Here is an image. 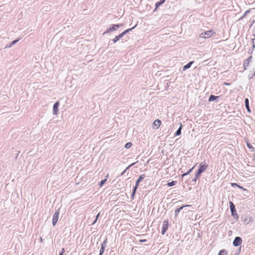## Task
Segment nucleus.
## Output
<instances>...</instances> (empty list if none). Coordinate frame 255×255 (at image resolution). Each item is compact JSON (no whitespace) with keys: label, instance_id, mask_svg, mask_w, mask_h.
<instances>
[{"label":"nucleus","instance_id":"40","mask_svg":"<svg viewBox=\"0 0 255 255\" xmlns=\"http://www.w3.org/2000/svg\"><path fill=\"white\" fill-rule=\"evenodd\" d=\"M197 179H198V178H196V177H195L192 179V182H196V181H197Z\"/></svg>","mask_w":255,"mask_h":255},{"label":"nucleus","instance_id":"24","mask_svg":"<svg viewBox=\"0 0 255 255\" xmlns=\"http://www.w3.org/2000/svg\"><path fill=\"white\" fill-rule=\"evenodd\" d=\"M227 252L226 250H221L218 255H227Z\"/></svg>","mask_w":255,"mask_h":255},{"label":"nucleus","instance_id":"20","mask_svg":"<svg viewBox=\"0 0 255 255\" xmlns=\"http://www.w3.org/2000/svg\"><path fill=\"white\" fill-rule=\"evenodd\" d=\"M181 129H182V125L180 124V126L178 128V129L176 130L175 133H174V136H178L181 134Z\"/></svg>","mask_w":255,"mask_h":255},{"label":"nucleus","instance_id":"37","mask_svg":"<svg viewBox=\"0 0 255 255\" xmlns=\"http://www.w3.org/2000/svg\"><path fill=\"white\" fill-rule=\"evenodd\" d=\"M187 175H188V174L186 172H185V173H183V174L181 175V177L183 178V177H184V176H186Z\"/></svg>","mask_w":255,"mask_h":255},{"label":"nucleus","instance_id":"2","mask_svg":"<svg viewBox=\"0 0 255 255\" xmlns=\"http://www.w3.org/2000/svg\"><path fill=\"white\" fill-rule=\"evenodd\" d=\"M230 209L231 212V215L233 217V218L236 220L237 221L239 219V216L237 214L236 207L234 203L232 201H230Z\"/></svg>","mask_w":255,"mask_h":255},{"label":"nucleus","instance_id":"19","mask_svg":"<svg viewBox=\"0 0 255 255\" xmlns=\"http://www.w3.org/2000/svg\"><path fill=\"white\" fill-rule=\"evenodd\" d=\"M165 0H160L159 1L156 2L155 3V10L161 4H163L165 2Z\"/></svg>","mask_w":255,"mask_h":255},{"label":"nucleus","instance_id":"42","mask_svg":"<svg viewBox=\"0 0 255 255\" xmlns=\"http://www.w3.org/2000/svg\"><path fill=\"white\" fill-rule=\"evenodd\" d=\"M97 221V220L95 219L94 222L92 223V225H93L94 224H95L96 222Z\"/></svg>","mask_w":255,"mask_h":255},{"label":"nucleus","instance_id":"10","mask_svg":"<svg viewBox=\"0 0 255 255\" xmlns=\"http://www.w3.org/2000/svg\"><path fill=\"white\" fill-rule=\"evenodd\" d=\"M245 107H246V109L247 110V112L249 113H251V110L250 109V108L249 100L248 98H246L245 100Z\"/></svg>","mask_w":255,"mask_h":255},{"label":"nucleus","instance_id":"32","mask_svg":"<svg viewBox=\"0 0 255 255\" xmlns=\"http://www.w3.org/2000/svg\"><path fill=\"white\" fill-rule=\"evenodd\" d=\"M247 147L249 148V149H253L254 148V147L249 143H247Z\"/></svg>","mask_w":255,"mask_h":255},{"label":"nucleus","instance_id":"43","mask_svg":"<svg viewBox=\"0 0 255 255\" xmlns=\"http://www.w3.org/2000/svg\"><path fill=\"white\" fill-rule=\"evenodd\" d=\"M197 172H198V173H200V174H202V173H203L202 172H201V171L200 170H199V169H198V170H197Z\"/></svg>","mask_w":255,"mask_h":255},{"label":"nucleus","instance_id":"12","mask_svg":"<svg viewBox=\"0 0 255 255\" xmlns=\"http://www.w3.org/2000/svg\"><path fill=\"white\" fill-rule=\"evenodd\" d=\"M208 167V165L203 164L202 163H200L198 169L201 172H203Z\"/></svg>","mask_w":255,"mask_h":255},{"label":"nucleus","instance_id":"28","mask_svg":"<svg viewBox=\"0 0 255 255\" xmlns=\"http://www.w3.org/2000/svg\"><path fill=\"white\" fill-rule=\"evenodd\" d=\"M254 76H255V70L252 74H249L248 77L249 79H252Z\"/></svg>","mask_w":255,"mask_h":255},{"label":"nucleus","instance_id":"33","mask_svg":"<svg viewBox=\"0 0 255 255\" xmlns=\"http://www.w3.org/2000/svg\"><path fill=\"white\" fill-rule=\"evenodd\" d=\"M64 252H65V249H64V248H62L61 250V252L59 253V255H63Z\"/></svg>","mask_w":255,"mask_h":255},{"label":"nucleus","instance_id":"29","mask_svg":"<svg viewBox=\"0 0 255 255\" xmlns=\"http://www.w3.org/2000/svg\"><path fill=\"white\" fill-rule=\"evenodd\" d=\"M110 31H112V30H111V28H110V27H109V28H108L107 29V30H106V31H105V32H104L103 33V35H105V34H106V33H108L110 32Z\"/></svg>","mask_w":255,"mask_h":255},{"label":"nucleus","instance_id":"31","mask_svg":"<svg viewBox=\"0 0 255 255\" xmlns=\"http://www.w3.org/2000/svg\"><path fill=\"white\" fill-rule=\"evenodd\" d=\"M105 249L101 248L100 252H99V255H103Z\"/></svg>","mask_w":255,"mask_h":255},{"label":"nucleus","instance_id":"30","mask_svg":"<svg viewBox=\"0 0 255 255\" xmlns=\"http://www.w3.org/2000/svg\"><path fill=\"white\" fill-rule=\"evenodd\" d=\"M135 163H136V162H134V163H132L130 164L125 170L127 171V170H128L131 166H133Z\"/></svg>","mask_w":255,"mask_h":255},{"label":"nucleus","instance_id":"23","mask_svg":"<svg viewBox=\"0 0 255 255\" xmlns=\"http://www.w3.org/2000/svg\"><path fill=\"white\" fill-rule=\"evenodd\" d=\"M176 183H177L176 181H172L171 182H168L167 183V185L168 187H171V186H173L175 185Z\"/></svg>","mask_w":255,"mask_h":255},{"label":"nucleus","instance_id":"45","mask_svg":"<svg viewBox=\"0 0 255 255\" xmlns=\"http://www.w3.org/2000/svg\"><path fill=\"white\" fill-rule=\"evenodd\" d=\"M241 247H240L239 251H240Z\"/></svg>","mask_w":255,"mask_h":255},{"label":"nucleus","instance_id":"1","mask_svg":"<svg viewBox=\"0 0 255 255\" xmlns=\"http://www.w3.org/2000/svg\"><path fill=\"white\" fill-rule=\"evenodd\" d=\"M145 177V175L144 174H141L140 175L137 180L136 181L135 185L133 188L132 189V193L131 194V199H133V197L135 195V194L136 193V190L138 187L139 183L140 181H141Z\"/></svg>","mask_w":255,"mask_h":255},{"label":"nucleus","instance_id":"17","mask_svg":"<svg viewBox=\"0 0 255 255\" xmlns=\"http://www.w3.org/2000/svg\"><path fill=\"white\" fill-rule=\"evenodd\" d=\"M219 98V96H215L213 95H211L209 98L208 101L209 102H212V101L217 100Z\"/></svg>","mask_w":255,"mask_h":255},{"label":"nucleus","instance_id":"13","mask_svg":"<svg viewBox=\"0 0 255 255\" xmlns=\"http://www.w3.org/2000/svg\"><path fill=\"white\" fill-rule=\"evenodd\" d=\"M123 24H113L110 27L112 31L116 30L118 28L121 27L123 26Z\"/></svg>","mask_w":255,"mask_h":255},{"label":"nucleus","instance_id":"15","mask_svg":"<svg viewBox=\"0 0 255 255\" xmlns=\"http://www.w3.org/2000/svg\"><path fill=\"white\" fill-rule=\"evenodd\" d=\"M124 36V35L122 34V33H121V34H120L119 35H118V36H116V37L113 39L112 41L114 42V43H116L118 40H120V38H121L122 37H123Z\"/></svg>","mask_w":255,"mask_h":255},{"label":"nucleus","instance_id":"46","mask_svg":"<svg viewBox=\"0 0 255 255\" xmlns=\"http://www.w3.org/2000/svg\"><path fill=\"white\" fill-rule=\"evenodd\" d=\"M254 36H255V34L254 35Z\"/></svg>","mask_w":255,"mask_h":255},{"label":"nucleus","instance_id":"5","mask_svg":"<svg viewBox=\"0 0 255 255\" xmlns=\"http://www.w3.org/2000/svg\"><path fill=\"white\" fill-rule=\"evenodd\" d=\"M242 241V239L240 237H236L233 241V246L236 247H238L241 245Z\"/></svg>","mask_w":255,"mask_h":255},{"label":"nucleus","instance_id":"21","mask_svg":"<svg viewBox=\"0 0 255 255\" xmlns=\"http://www.w3.org/2000/svg\"><path fill=\"white\" fill-rule=\"evenodd\" d=\"M231 185L233 187L236 186L239 188L243 190L244 191H247V189L244 188L243 187L241 186V185H239L236 183H233L231 184Z\"/></svg>","mask_w":255,"mask_h":255},{"label":"nucleus","instance_id":"26","mask_svg":"<svg viewBox=\"0 0 255 255\" xmlns=\"http://www.w3.org/2000/svg\"><path fill=\"white\" fill-rule=\"evenodd\" d=\"M132 145V143L130 142H127L125 145V147L126 148H129Z\"/></svg>","mask_w":255,"mask_h":255},{"label":"nucleus","instance_id":"11","mask_svg":"<svg viewBox=\"0 0 255 255\" xmlns=\"http://www.w3.org/2000/svg\"><path fill=\"white\" fill-rule=\"evenodd\" d=\"M161 122L160 120L157 119L154 121L153 123V128H158L161 125Z\"/></svg>","mask_w":255,"mask_h":255},{"label":"nucleus","instance_id":"6","mask_svg":"<svg viewBox=\"0 0 255 255\" xmlns=\"http://www.w3.org/2000/svg\"><path fill=\"white\" fill-rule=\"evenodd\" d=\"M168 221H164L163 223L162 227V230H161V234L162 235H164L165 233L166 232V231L168 229Z\"/></svg>","mask_w":255,"mask_h":255},{"label":"nucleus","instance_id":"16","mask_svg":"<svg viewBox=\"0 0 255 255\" xmlns=\"http://www.w3.org/2000/svg\"><path fill=\"white\" fill-rule=\"evenodd\" d=\"M19 40V39H15L12 41H11L9 44H7L5 48H10L15 44H16L18 41Z\"/></svg>","mask_w":255,"mask_h":255},{"label":"nucleus","instance_id":"14","mask_svg":"<svg viewBox=\"0 0 255 255\" xmlns=\"http://www.w3.org/2000/svg\"><path fill=\"white\" fill-rule=\"evenodd\" d=\"M193 63L194 61H190L189 63H188L187 64H186L183 67V70L185 71L190 68Z\"/></svg>","mask_w":255,"mask_h":255},{"label":"nucleus","instance_id":"36","mask_svg":"<svg viewBox=\"0 0 255 255\" xmlns=\"http://www.w3.org/2000/svg\"><path fill=\"white\" fill-rule=\"evenodd\" d=\"M194 166L193 167H192L191 168H190L189 170H188L187 171V172L188 173V174H189L192 171V170L193 169V168H194Z\"/></svg>","mask_w":255,"mask_h":255},{"label":"nucleus","instance_id":"34","mask_svg":"<svg viewBox=\"0 0 255 255\" xmlns=\"http://www.w3.org/2000/svg\"><path fill=\"white\" fill-rule=\"evenodd\" d=\"M252 43H253V48H254L255 47V38L252 39Z\"/></svg>","mask_w":255,"mask_h":255},{"label":"nucleus","instance_id":"39","mask_svg":"<svg viewBox=\"0 0 255 255\" xmlns=\"http://www.w3.org/2000/svg\"><path fill=\"white\" fill-rule=\"evenodd\" d=\"M141 243H143L146 242V240L145 239H141L139 241Z\"/></svg>","mask_w":255,"mask_h":255},{"label":"nucleus","instance_id":"41","mask_svg":"<svg viewBox=\"0 0 255 255\" xmlns=\"http://www.w3.org/2000/svg\"><path fill=\"white\" fill-rule=\"evenodd\" d=\"M126 171L124 170L121 174V176H123L126 173Z\"/></svg>","mask_w":255,"mask_h":255},{"label":"nucleus","instance_id":"18","mask_svg":"<svg viewBox=\"0 0 255 255\" xmlns=\"http://www.w3.org/2000/svg\"><path fill=\"white\" fill-rule=\"evenodd\" d=\"M137 26V24H135L134 26H133L132 27L130 28H128V29H127L126 30H125V31H124L123 32H122V34L124 36L125 35H126V34H127L128 33L129 31H131L132 29H133L136 26Z\"/></svg>","mask_w":255,"mask_h":255},{"label":"nucleus","instance_id":"44","mask_svg":"<svg viewBox=\"0 0 255 255\" xmlns=\"http://www.w3.org/2000/svg\"><path fill=\"white\" fill-rule=\"evenodd\" d=\"M224 85L228 86V85H230V83L225 82V83H224Z\"/></svg>","mask_w":255,"mask_h":255},{"label":"nucleus","instance_id":"27","mask_svg":"<svg viewBox=\"0 0 255 255\" xmlns=\"http://www.w3.org/2000/svg\"><path fill=\"white\" fill-rule=\"evenodd\" d=\"M106 181H107V179H103V180H102L100 182V183H99V186H100V187H102V186H103V185L105 183V182H106Z\"/></svg>","mask_w":255,"mask_h":255},{"label":"nucleus","instance_id":"8","mask_svg":"<svg viewBox=\"0 0 255 255\" xmlns=\"http://www.w3.org/2000/svg\"><path fill=\"white\" fill-rule=\"evenodd\" d=\"M59 106V102H56L53 106V114L54 115H57L58 111V107Z\"/></svg>","mask_w":255,"mask_h":255},{"label":"nucleus","instance_id":"25","mask_svg":"<svg viewBox=\"0 0 255 255\" xmlns=\"http://www.w3.org/2000/svg\"><path fill=\"white\" fill-rule=\"evenodd\" d=\"M107 243V239L106 238L104 240V241L102 243V244H101V248L105 249V248L106 247Z\"/></svg>","mask_w":255,"mask_h":255},{"label":"nucleus","instance_id":"9","mask_svg":"<svg viewBox=\"0 0 255 255\" xmlns=\"http://www.w3.org/2000/svg\"><path fill=\"white\" fill-rule=\"evenodd\" d=\"M190 206H191V205H186L182 206L180 207L177 208L175 210V217L176 218L178 216L179 213L180 212V211L181 210H182L183 209V208H184L185 207H190Z\"/></svg>","mask_w":255,"mask_h":255},{"label":"nucleus","instance_id":"3","mask_svg":"<svg viewBox=\"0 0 255 255\" xmlns=\"http://www.w3.org/2000/svg\"><path fill=\"white\" fill-rule=\"evenodd\" d=\"M214 33V32H213V30L206 31L205 32H203L202 33H201L200 35V37L201 38L206 39L212 36Z\"/></svg>","mask_w":255,"mask_h":255},{"label":"nucleus","instance_id":"38","mask_svg":"<svg viewBox=\"0 0 255 255\" xmlns=\"http://www.w3.org/2000/svg\"><path fill=\"white\" fill-rule=\"evenodd\" d=\"M100 215V213H99L96 216L95 219L98 220Z\"/></svg>","mask_w":255,"mask_h":255},{"label":"nucleus","instance_id":"35","mask_svg":"<svg viewBox=\"0 0 255 255\" xmlns=\"http://www.w3.org/2000/svg\"><path fill=\"white\" fill-rule=\"evenodd\" d=\"M200 175H201V174H200L198 172H196V173L195 174V177H196V178H199L200 177Z\"/></svg>","mask_w":255,"mask_h":255},{"label":"nucleus","instance_id":"22","mask_svg":"<svg viewBox=\"0 0 255 255\" xmlns=\"http://www.w3.org/2000/svg\"><path fill=\"white\" fill-rule=\"evenodd\" d=\"M250 11H251V9H248V10H246V11H245V12L244 13L243 15L242 16H241V17L239 18V20H242L244 17H245V16H246V15H247L249 13H250Z\"/></svg>","mask_w":255,"mask_h":255},{"label":"nucleus","instance_id":"4","mask_svg":"<svg viewBox=\"0 0 255 255\" xmlns=\"http://www.w3.org/2000/svg\"><path fill=\"white\" fill-rule=\"evenodd\" d=\"M59 213H60L59 209H58L55 211L54 214L53 215V218H52V225L53 226H55L56 225V224L58 221Z\"/></svg>","mask_w":255,"mask_h":255},{"label":"nucleus","instance_id":"7","mask_svg":"<svg viewBox=\"0 0 255 255\" xmlns=\"http://www.w3.org/2000/svg\"><path fill=\"white\" fill-rule=\"evenodd\" d=\"M252 59V56H250L248 58H247L244 63V70H246L247 67L249 66L250 62L251 61Z\"/></svg>","mask_w":255,"mask_h":255}]
</instances>
